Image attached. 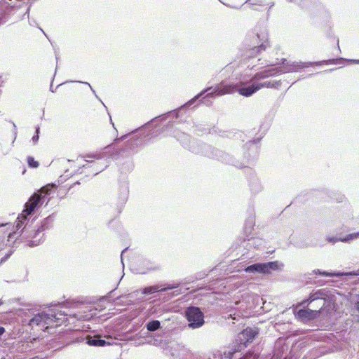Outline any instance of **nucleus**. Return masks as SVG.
<instances>
[{
    "mask_svg": "<svg viewBox=\"0 0 359 359\" xmlns=\"http://www.w3.org/2000/svg\"><path fill=\"white\" fill-rule=\"evenodd\" d=\"M56 318L53 314H48L44 312L36 314L29 322V325L33 330L37 331H45L49 327H56L58 325L55 324Z\"/></svg>",
    "mask_w": 359,
    "mask_h": 359,
    "instance_id": "1",
    "label": "nucleus"
},
{
    "mask_svg": "<svg viewBox=\"0 0 359 359\" xmlns=\"http://www.w3.org/2000/svg\"><path fill=\"white\" fill-rule=\"evenodd\" d=\"M276 74V72H275L274 69H268L255 74L250 79L251 85L247 87L240 88L238 90V93L245 97L251 96L253 93L259 90V87H258L257 84V81L266 79L270 76L275 75Z\"/></svg>",
    "mask_w": 359,
    "mask_h": 359,
    "instance_id": "2",
    "label": "nucleus"
},
{
    "mask_svg": "<svg viewBox=\"0 0 359 359\" xmlns=\"http://www.w3.org/2000/svg\"><path fill=\"white\" fill-rule=\"evenodd\" d=\"M185 317L189 322V327L196 329L204 324L203 313L198 307L189 306L185 311Z\"/></svg>",
    "mask_w": 359,
    "mask_h": 359,
    "instance_id": "3",
    "label": "nucleus"
},
{
    "mask_svg": "<svg viewBox=\"0 0 359 359\" xmlns=\"http://www.w3.org/2000/svg\"><path fill=\"white\" fill-rule=\"evenodd\" d=\"M250 45L253 46L251 49V55L254 53H259L264 51L270 46L268 34L262 32L252 36L250 39Z\"/></svg>",
    "mask_w": 359,
    "mask_h": 359,
    "instance_id": "4",
    "label": "nucleus"
},
{
    "mask_svg": "<svg viewBox=\"0 0 359 359\" xmlns=\"http://www.w3.org/2000/svg\"><path fill=\"white\" fill-rule=\"evenodd\" d=\"M41 199V194L35 193L33 194L29 199V201L25 203V209L22 211L20 216L18 217V219H20L22 217L23 219H25L27 217L30 215L35 208L39 205L40 201Z\"/></svg>",
    "mask_w": 359,
    "mask_h": 359,
    "instance_id": "5",
    "label": "nucleus"
},
{
    "mask_svg": "<svg viewBox=\"0 0 359 359\" xmlns=\"http://www.w3.org/2000/svg\"><path fill=\"white\" fill-rule=\"evenodd\" d=\"M259 332L257 328L248 327L241 332L238 335V340L241 344L246 346L248 344L251 343L253 339L257 336Z\"/></svg>",
    "mask_w": 359,
    "mask_h": 359,
    "instance_id": "6",
    "label": "nucleus"
},
{
    "mask_svg": "<svg viewBox=\"0 0 359 359\" xmlns=\"http://www.w3.org/2000/svg\"><path fill=\"white\" fill-rule=\"evenodd\" d=\"M324 304H325L323 303V304L320 307H319L318 309H316V310L299 309L297 313V316H298V318H299L302 320H313L317 317L318 314L320 312V311L323 308Z\"/></svg>",
    "mask_w": 359,
    "mask_h": 359,
    "instance_id": "7",
    "label": "nucleus"
},
{
    "mask_svg": "<svg viewBox=\"0 0 359 359\" xmlns=\"http://www.w3.org/2000/svg\"><path fill=\"white\" fill-rule=\"evenodd\" d=\"M260 273H269L271 270L278 269V263L276 262H271L265 264H260Z\"/></svg>",
    "mask_w": 359,
    "mask_h": 359,
    "instance_id": "8",
    "label": "nucleus"
},
{
    "mask_svg": "<svg viewBox=\"0 0 359 359\" xmlns=\"http://www.w3.org/2000/svg\"><path fill=\"white\" fill-rule=\"evenodd\" d=\"M323 296H324V293L323 292V291L321 290H319L316 292L311 293L309 298L306 300H304L301 303V304H304L306 303H311L315 300L320 299H325Z\"/></svg>",
    "mask_w": 359,
    "mask_h": 359,
    "instance_id": "9",
    "label": "nucleus"
},
{
    "mask_svg": "<svg viewBox=\"0 0 359 359\" xmlns=\"http://www.w3.org/2000/svg\"><path fill=\"white\" fill-rule=\"evenodd\" d=\"M257 86L259 87V90L263 88H277L280 86V81H265L263 83H259L257 81Z\"/></svg>",
    "mask_w": 359,
    "mask_h": 359,
    "instance_id": "10",
    "label": "nucleus"
},
{
    "mask_svg": "<svg viewBox=\"0 0 359 359\" xmlns=\"http://www.w3.org/2000/svg\"><path fill=\"white\" fill-rule=\"evenodd\" d=\"M359 238V232H357V233H350L348 235H347L346 237L344 238H339V239H337V238H329V241L330 242H332V243H334L337 241H340L341 242H347V241H349L351 240H353V239H356Z\"/></svg>",
    "mask_w": 359,
    "mask_h": 359,
    "instance_id": "11",
    "label": "nucleus"
},
{
    "mask_svg": "<svg viewBox=\"0 0 359 359\" xmlns=\"http://www.w3.org/2000/svg\"><path fill=\"white\" fill-rule=\"evenodd\" d=\"M88 344L94 346H104L107 344H109V343L107 342L105 340L100 339H88Z\"/></svg>",
    "mask_w": 359,
    "mask_h": 359,
    "instance_id": "12",
    "label": "nucleus"
},
{
    "mask_svg": "<svg viewBox=\"0 0 359 359\" xmlns=\"http://www.w3.org/2000/svg\"><path fill=\"white\" fill-rule=\"evenodd\" d=\"M161 326V323L158 320H151L147 325V328L149 331H156Z\"/></svg>",
    "mask_w": 359,
    "mask_h": 359,
    "instance_id": "13",
    "label": "nucleus"
},
{
    "mask_svg": "<svg viewBox=\"0 0 359 359\" xmlns=\"http://www.w3.org/2000/svg\"><path fill=\"white\" fill-rule=\"evenodd\" d=\"M260 267H261L260 264H254L250 265L248 267H246L245 271L246 272H250V273L256 272V271L260 273Z\"/></svg>",
    "mask_w": 359,
    "mask_h": 359,
    "instance_id": "14",
    "label": "nucleus"
},
{
    "mask_svg": "<svg viewBox=\"0 0 359 359\" xmlns=\"http://www.w3.org/2000/svg\"><path fill=\"white\" fill-rule=\"evenodd\" d=\"M27 161L29 166L31 168H37L39 165V162L35 161L32 156L27 157Z\"/></svg>",
    "mask_w": 359,
    "mask_h": 359,
    "instance_id": "15",
    "label": "nucleus"
},
{
    "mask_svg": "<svg viewBox=\"0 0 359 359\" xmlns=\"http://www.w3.org/2000/svg\"><path fill=\"white\" fill-rule=\"evenodd\" d=\"M52 188H56V186L53 184H47L41 189V191L46 194H49Z\"/></svg>",
    "mask_w": 359,
    "mask_h": 359,
    "instance_id": "16",
    "label": "nucleus"
},
{
    "mask_svg": "<svg viewBox=\"0 0 359 359\" xmlns=\"http://www.w3.org/2000/svg\"><path fill=\"white\" fill-rule=\"evenodd\" d=\"M233 90V88H231V86H225L224 88V89L221 90V92L222 93V94H225V93H229L231 92H232Z\"/></svg>",
    "mask_w": 359,
    "mask_h": 359,
    "instance_id": "17",
    "label": "nucleus"
},
{
    "mask_svg": "<svg viewBox=\"0 0 359 359\" xmlns=\"http://www.w3.org/2000/svg\"><path fill=\"white\" fill-rule=\"evenodd\" d=\"M355 306L358 311H359V295L357 297V299L355 302Z\"/></svg>",
    "mask_w": 359,
    "mask_h": 359,
    "instance_id": "18",
    "label": "nucleus"
},
{
    "mask_svg": "<svg viewBox=\"0 0 359 359\" xmlns=\"http://www.w3.org/2000/svg\"><path fill=\"white\" fill-rule=\"evenodd\" d=\"M36 135L32 137V140L34 142H36L39 140V135H38L39 129L36 130Z\"/></svg>",
    "mask_w": 359,
    "mask_h": 359,
    "instance_id": "19",
    "label": "nucleus"
},
{
    "mask_svg": "<svg viewBox=\"0 0 359 359\" xmlns=\"http://www.w3.org/2000/svg\"><path fill=\"white\" fill-rule=\"evenodd\" d=\"M5 332L4 327L0 326V335L3 334Z\"/></svg>",
    "mask_w": 359,
    "mask_h": 359,
    "instance_id": "20",
    "label": "nucleus"
},
{
    "mask_svg": "<svg viewBox=\"0 0 359 359\" xmlns=\"http://www.w3.org/2000/svg\"><path fill=\"white\" fill-rule=\"evenodd\" d=\"M294 70V66H291L290 68H288L287 71H293Z\"/></svg>",
    "mask_w": 359,
    "mask_h": 359,
    "instance_id": "21",
    "label": "nucleus"
},
{
    "mask_svg": "<svg viewBox=\"0 0 359 359\" xmlns=\"http://www.w3.org/2000/svg\"><path fill=\"white\" fill-rule=\"evenodd\" d=\"M20 222H21V221H20V220H19V221H18V224H17V225H16V227H17V228H20V227L21 226V225H20Z\"/></svg>",
    "mask_w": 359,
    "mask_h": 359,
    "instance_id": "22",
    "label": "nucleus"
},
{
    "mask_svg": "<svg viewBox=\"0 0 359 359\" xmlns=\"http://www.w3.org/2000/svg\"><path fill=\"white\" fill-rule=\"evenodd\" d=\"M5 225H6V224L3 223V222H0V226H4Z\"/></svg>",
    "mask_w": 359,
    "mask_h": 359,
    "instance_id": "23",
    "label": "nucleus"
},
{
    "mask_svg": "<svg viewBox=\"0 0 359 359\" xmlns=\"http://www.w3.org/2000/svg\"><path fill=\"white\" fill-rule=\"evenodd\" d=\"M36 234V231H33V235L35 236Z\"/></svg>",
    "mask_w": 359,
    "mask_h": 359,
    "instance_id": "24",
    "label": "nucleus"
},
{
    "mask_svg": "<svg viewBox=\"0 0 359 359\" xmlns=\"http://www.w3.org/2000/svg\"><path fill=\"white\" fill-rule=\"evenodd\" d=\"M230 317H231V318H233V320H235V319H236V318H235V317H232V316H231V315H230Z\"/></svg>",
    "mask_w": 359,
    "mask_h": 359,
    "instance_id": "25",
    "label": "nucleus"
}]
</instances>
